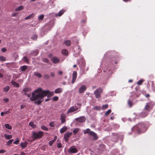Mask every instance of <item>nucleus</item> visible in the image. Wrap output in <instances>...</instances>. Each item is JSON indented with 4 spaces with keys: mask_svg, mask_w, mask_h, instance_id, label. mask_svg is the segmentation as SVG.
Wrapping results in <instances>:
<instances>
[{
    "mask_svg": "<svg viewBox=\"0 0 155 155\" xmlns=\"http://www.w3.org/2000/svg\"><path fill=\"white\" fill-rule=\"evenodd\" d=\"M119 54L114 51H109L104 54L100 67L103 68L115 67L120 60Z\"/></svg>",
    "mask_w": 155,
    "mask_h": 155,
    "instance_id": "1",
    "label": "nucleus"
},
{
    "mask_svg": "<svg viewBox=\"0 0 155 155\" xmlns=\"http://www.w3.org/2000/svg\"><path fill=\"white\" fill-rule=\"evenodd\" d=\"M54 94L53 91L50 92L48 90L43 91L41 88H39L32 93V96L30 98L32 101H35V104H40L43 101V97L48 95L50 97Z\"/></svg>",
    "mask_w": 155,
    "mask_h": 155,
    "instance_id": "2",
    "label": "nucleus"
},
{
    "mask_svg": "<svg viewBox=\"0 0 155 155\" xmlns=\"http://www.w3.org/2000/svg\"><path fill=\"white\" fill-rule=\"evenodd\" d=\"M135 129L139 133H142L145 132L147 129L146 125L143 123H140L136 125L131 129L132 130Z\"/></svg>",
    "mask_w": 155,
    "mask_h": 155,
    "instance_id": "3",
    "label": "nucleus"
},
{
    "mask_svg": "<svg viewBox=\"0 0 155 155\" xmlns=\"http://www.w3.org/2000/svg\"><path fill=\"white\" fill-rule=\"evenodd\" d=\"M44 133L41 131L38 132L33 131L32 132V137L34 140L40 139L43 136Z\"/></svg>",
    "mask_w": 155,
    "mask_h": 155,
    "instance_id": "4",
    "label": "nucleus"
},
{
    "mask_svg": "<svg viewBox=\"0 0 155 155\" xmlns=\"http://www.w3.org/2000/svg\"><path fill=\"white\" fill-rule=\"evenodd\" d=\"M103 92V90L101 88L97 89L94 92V94L97 98H99L101 97V94Z\"/></svg>",
    "mask_w": 155,
    "mask_h": 155,
    "instance_id": "5",
    "label": "nucleus"
},
{
    "mask_svg": "<svg viewBox=\"0 0 155 155\" xmlns=\"http://www.w3.org/2000/svg\"><path fill=\"white\" fill-rule=\"evenodd\" d=\"M113 137L112 138V140L115 142H117L118 141L119 138L121 135L119 133H113Z\"/></svg>",
    "mask_w": 155,
    "mask_h": 155,
    "instance_id": "6",
    "label": "nucleus"
},
{
    "mask_svg": "<svg viewBox=\"0 0 155 155\" xmlns=\"http://www.w3.org/2000/svg\"><path fill=\"white\" fill-rule=\"evenodd\" d=\"M54 25V23L53 21H50L45 25L46 30L48 31L50 30Z\"/></svg>",
    "mask_w": 155,
    "mask_h": 155,
    "instance_id": "7",
    "label": "nucleus"
},
{
    "mask_svg": "<svg viewBox=\"0 0 155 155\" xmlns=\"http://www.w3.org/2000/svg\"><path fill=\"white\" fill-rule=\"evenodd\" d=\"M78 149L75 147L74 146H72L70 147L68 150V152L71 153H74L78 152Z\"/></svg>",
    "mask_w": 155,
    "mask_h": 155,
    "instance_id": "8",
    "label": "nucleus"
},
{
    "mask_svg": "<svg viewBox=\"0 0 155 155\" xmlns=\"http://www.w3.org/2000/svg\"><path fill=\"white\" fill-rule=\"evenodd\" d=\"M89 136L91 138H92V139L94 140H97L98 138V137L97 134L92 131L89 133Z\"/></svg>",
    "mask_w": 155,
    "mask_h": 155,
    "instance_id": "9",
    "label": "nucleus"
},
{
    "mask_svg": "<svg viewBox=\"0 0 155 155\" xmlns=\"http://www.w3.org/2000/svg\"><path fill=\"white\" fill-rule=\"evenodd\" d=\"M78 108H79L78 107L75 106L71 107L68 110L67 113L68 114L70 113H72L75 111L78 110Z\"/></svg>",
    "mask_w": 155,
    "mask_h": 155,
    "instance_id": "10",
    "label": "nucleus"
},
{
    "mask_svg": "<svg viewBox=\"0 0 155 155\" xmlns=\"http://www.w3.org/2000/svg\"><path fill=\"white\" fill-rule=\"evenodd\" d=\"M72 134V132H66L64 134V138L65 139L66 141H67L69 138L71 136Z\"/></svg>",
    "mask_w": 155,
    "mask_h": 155,
    "instance_id": "11",
    "label": "nucleus"
},
{
    "mask_svg": "<svg viewBox=\"0 0 155 155\" xmlns=\"http://www.w3.org/2000/svg\"><path fill=\"white\" fill-rule=\"evenodd\" d=\"M76 120L79 122L83 123L85 121L86 118L84 116H82L76 118Z\"/></svg>",
    "mask_w": 155,
    "mask_h": 155,
    "instance_id": "12",
    "label": "nucleus"
},
{
    "mask_svg": "<svg viewBox=\"0 0 155 155\" xmlns=\"http://www.w3.org/2000/svg\"><path fill=\"white\" fill-rule=\"evenodd\" d=\"M77 77V73L76 71H74L73 73L72 79V83L73 84L76 79Z\"/></svg>",
    "mask_w": 155,
    "mask_h": 155,
    "instance_id": "13",
    "label": "nucleus"
},
{
    "mask_svg": "<svg viewBox=\"0 0 155 155\" xmlns=\"http://www.w3.org/2000/svg\"><path fill=\"white\" fill-rule=\"evenodd\" d=\"M148 112L147 111L143 110V111L140 114V116L142 117H145L148 115Z\"/></svg>",
    "mask_w": 155,
    "mask_h": 155,
    "instance_id": "14",
    "label": "nucleus"
},
{
    "mask_svg": "<svg viewBox=\"0 0 155 155\" xmlns=\"http://www.w3.org/2000/svg\"><path fill=\"white\" fill-rule=\"evenodd\" d=\"M86 87L85 85H82L80 88L79 92L80 93H83L86 90Z\"/></svg>",
    "mask_w": 155,
    "mask_h": 155,
    "instance_id": "15",
    "label": "nucleus"
},
{
    "mask_svg": "<svg viewBox=\"0 0 155 155\" xmlns=\"http://www.w3.org/2000/svg\"><path fill=\"white\" fill-rule=\"evenodd\" d=\"M78 53H75L74 54V55L76 57H77L78 55L80 54V51H81V48L79 45L78 46Z\"/></svg>",
    "mask_w": 155,
    "mask_h": 155,
    "instance_id": "16",
    "label": "nucleus"
},
{
    "mask_svg": "<svg viewBox=\"0 0 155 155\" xmlns=\"http://www.w3.org/2000/svg\"><path fill=\"white\" fill-rule=\"evenodd\" d=\"M51 60L53 62L54 64H56L58 63L59 61V58L56 57H54L51 58Z\"/></svg>",
    "mask_w": 155,
    "mask_h": 155,
    "instance_id": "17",
    "label": "nucleus"
},
{
    "mask_svg": "<svg viewBox=\"0 0 155 155\" xmlns=\"http://www.w3.org/2000/svg\"><path fill=\"white\" fill-rule=\"evenodd\" d=\"M66 115L64 114H61V123L62 124L64 123L65 121V118Z\"/></svg>",
    "mask_w": 155,
    "mask_h": 155,
    "instance_id": "18",
    "label": "nucleus"
},
{
    "mask_svg": "<svg viewBox=\"0 0 155 155\" xmlns=\"http://www.w3.org/2000/svg\"><path fill=\"white\" fill-rule=\"evenodd\" d=\"M28 144V143L27 142L25 141V142L21 143H20V145H21L22 148L24 149L26 147Z\"/></svg>",
    "mask_w": 155,
    "mask_h": 155,
    "instance_id": "19",
    "label": "nucleus"
},
{
    "mask_svg": "<svg viewBox=\"0 0 155 155\" xmlns=\"http://www.w3.org/2000/svg\"><path fill=\"white\" fill-rule=\"evenodd\" d=\"M148 104H147V103L143 109L144 110L147 111L148 112L151 109L150 107L149 106H150V105Z\"/></svg>",
    "mask_w": 155,
    "mask_h": 155,
    "instance_id": "20",
    "label": "nucleus"
},
{
    "mask_svg": "<svg viewBox=\"0 0 155 155\" xmlns=\"http://www.w3.org/2000/svg\"><path fill=\"white\" fill-rule=\"evenodd\" d=\"M63 91V89L61 88H58L54 90V92L56 94L61 93Z\"/></svg>",
    "mask_w": 155,
    "mask_h": 155,
    "instance_id": "21",
    "label": "nucleus"
},
{
    "mask_svg": "<svg viewBox=\"0 0 155 155\" xmlns=\"http://www.w3.org/2000/svg\"><path fill=\"white\" fill-rule=\"evenodd\" d=\"M38 50H35L31 51V54L33 56H36L38 54Z\"/></svg>",
    "mask_w": 155,
    "mask_h": 155,
    "instance_id": "22",
    "label": "nucleus"
},
{
    "mask_svg": "<svg viewBox=\"0 0 155 155\" xmlns=\"http://www.w3.org/2000/svg\"><path fill=\"white\" fill-rule=\"evenodd\" d=\"M11 83L14 86L16 87H18L19 86V84L14 81L13 80H12Z\"/></svg>",
    "mask_w": 155,
    "mask_h": 155,
    "instance_id": "23",
    "label": "nucleus"
},
{
    "mask_svg": "<svg viewBox=\"0 0 155 155\" xmlns=\"http://www.w3.org/2000/svg\"><path fill=\"white\" fill-rule=\"evenodd\" d=\"M67 130V127L65 126L63 127L62 128H61L60 130V133H63L65 132Z\"/></svg>",
    "mask_w": 155,
    "mask_h": 155,
    "instance_id": "24",
    "label": "nucleus"
},
{
    "mask_svg": "<svg viewBox=\"0 0 155 155\" xmlns=\"http://www.w3.org/2000/svg\"><path fill=\"white\" fill-rule=\"evenodd\" d=\"M61 53L64 55H67L68 54V51L65 49H63L61 51Z\"/></svg>",
    "mask_w": 155,
    "mask_h": 155,
    "instance_id": "25",
    "label": "nucleus"
},
{
    "mask_svg": "<svg viewBox=\"0 0 155 155\" xmlns=\"http://www.w3.org/2000/svg\"><path fill=\"white\" fill-rule=\"evenodd\" d=\"M5 138L7 140H8L12 138V135H7L6 134L4 135Z\"/></svg>",
    "mask_w": 155,
    "mask_h": 155,
    "instance_id": "26",
    "label": "nucleus"
},
{
    "mask_svg": "<svg viewBox=\"0 0 155 155\" xmlns=\"http://www.w3.org/2000/svg\"><path fill=\"white\" fill-rule=\"evenodd\" d=\"M64 44L67 46H69L71 44V41L69 40H66L64 41Z\"/></svg>",
    "mask_w": 155,
    "mask_h": 155,
    "instance_id": "27",
    "label": "nucleus"
},
{
    "mask_svg": "<svg viewBox=\"0 0 155 155\" xmlns=\"http://www.w3.org/2000/svg\"><path fill=\"white\" fill-rule=\"evenodd\" d=\"M29 125L33 128H35L36 127V125L33 122L31 121L29 123Z\"/></svg>",
    "mask_w": 155,
    "mask_h": 155,
    "instance_id": "28",
    "label": "nucleus"
},
{
    "mask_svg": "<svg viewBox=\"0 0 155 155\" xmlns=\"http://www.w3.org/2000/svg\"><path fill=\"white\" fill-rule=\"evenodd\" d=\"M64 10H62L61 11H60L58 14H57L56 15V16H61L63 14V13H64Z\"/></svg>",
    "mask_w": 155,
    "mask_h": 155,
    "instance_id": "29",
    "label": "nucleus"
},
{
    "mask_svg": "<svg viewBox=\"0 0 155 155\" xmlns=\"http://www.w3.org/2000/svg\"><path fill=\"white\" fill-rule=\"evenodd\" d=\"M10 88V87L9 86H6L3 88V91L5 92H7L8 91Z\"/></svg>",
    "mask_w": 155,
    "mask_h": 155,
    "instance_id": "30",
    "label": "nucleus"
},
{
    "mask_svg": "<svg viewBox=\"0 0 155 155\" xmlns=\"http://www.w3.org/2000/svg\"><path fill=\"white\" fill-rule=\"evenodd\" d=\"M91 131L90 129L87 128L84 131V134H86L87 133H88V135H89V133Z\"/></svg>",
    "mask_w": 155,
    "mask_h": 155,
    "instance_id": "31",
    "label": "nucleus"
},
{
    "mask_svg": "<svg viewBox=\"0 0 155 155\" xmlns=\"http://www.w3.org/2000/svg\"><path fill=\"white\" fill-rule=\"evenodd\" d=\"M24 8V6L22 5H20L18 7L15 9L16 11H20Z\"/></svg>",
    "mask_w": 155,
    "mask_h": 155,
    "instance_id": "32",
    "label": "nucleus"
},
{
    "mask_svg": "<svg viewBox=\"0 0 155 155\" xmlns=\"http://www.w3.org/2000/svg\"><path fill=\"white\" fill-rule=\"evenodd\" d=\"M31 89L29 87H26L24 88L23 91L25 92H28L31 91Z\"/></svg>",
    "mask_w": 155,
    "mask_h": 155,
    "instance_id": "33",
    "label": "nucleus"
},
{
    "mask_svg": "<svg viewBox=\"0 0 155 155\" xmlns=\"http://www.w3.org/2000/svg\"><path fill=\"white\" fill-rule=\"evenodd\" d=\"M147 104H149L148 105H150V106H149L150 107L151 109H152L154 105V103L153 101L147 103Z\"/></svg>",
    "mask_w": 155,
    "mask_h": 155,
    "instance_id": "34",
    "label": "nucleus"
},
{
    "mask_svg": "<svg viewBox=\"0 0 155 155\" xmlns=\"http://www.w3.org/2000/svg\"><path fill=\"white\" fill-rule=\"evenodd\" d=\"M34 74L35 76H37L39 78H41L42 76V75L38 72H35Z\"/></svg>",
    "mask_w": 155,
    "mask_h": 155,
    "instance_id": "35",
    "label": "nucleus"
},
{
    "mask_svg": "<svg viewBox=\"0 0 155 155\" xmlns=\"http://www.w3.org/2000/svg\"><path fill=\"white\" fill-rule=\"evenodd\" d=\"M78 64L79 67H80V68L85 67V63L84 61H82L81 65H80L79 63Z\"/></svg>",
    "mask_w": 155,
    "mask_h": 155,
    "instance_id": "36",
    "label": "nucleus"
},
{
    "mask_svg": "<svg viewBox=\"0 0 155 155\" xmlns=\"http://www.w3.org/2000/svg\"><path fill=\"white\" fill-rule=\"evenodd\" d=\"M5 127L9 130H11L12 129V126L9 124H6L5 125Z\"/></svg>",
    "mask_w": 155,
    "mask_h": 155,
    "instance_id": "37",
    "label": "nucleus"
},
{
    "mask_svg": "<svg viewBox=\"0 0 155 155\" xmlns=\"http://www.w3.org/2000/svg\"><path fill=\"white\" fill-rule=\"evenodd\" d=\"M151 87L153 91L155 92V86L153 81H151Z\"/></svg>",
    "mask_w": 155,
    "mask_h": 155,
    "instance_id": "38",
    "label": "nucleus"
},
{
    "mask_svg": "<svg viewBox=\"0 0 155 155\" xmlns=\"http://www.w3.org/2000/svg\"><path fill=\"white\" fill-rule=\"evenodd\" d=\"M108 107V105L107 104H106L103 105L101 108V109L102 110H105L107 109Z\"/></svg>",
    "mask_w": 155,
    "mask_h": 155,
    "instance_id": "39",
    "label": "nucleus"
},
{
    "mask_svg": "<svg viewBox=\"0 0 155 155\" xmlns=\"http://www.w3.org/2000/svg\"><path fill=\"white\" fill-rule=\"evenodd\" d=\"M79 130V128H76L74 129L73 131L74 134H76L78 133Z\"/></svg>",
    "mask_w": 155,
    "mask_h": 155,
    "instance_id": "40",
    "label": "nucleus"
},
{
    "mask_svg": "<svg viewBox=\"0 0 155 155\" xmlns=\"http://www.w3.org/2000/svg\"><path fill=\"white\" fill-rule=\"evenodd\" d=\"M41 128L42 129L46 131H48L49 130L47 127L44 125L42 126L41 127Z\"/></svg>",
    "mask_w": 155,
    "mask_h": 155,
    "instance_id": "41",
    "label": "nucleus"
},
{
    "mask_svg": "<svg viewBox=\"0 0 155 155\" xmlns=\"http://www.w3.org/2000/svg\"><path fill=\"white\" fill-rule=\"evenodd\" d=\"M13 141V139H11L9 140L6 143V145H9L11 144L12 143V142Z\"/></svg>",
    "mask_w": 155,
    "mask_h": 155,
    "instance_id": "42",
    "label": "nucleus"
},
{
    "mask_svg": "<svg viewBox=\"0 0 155 155\" xmlns=\"http://www.w3.org/2000/svg\"><path fill=\"white\" fill-rule=\"evenodd\" d=\"M44 15H40L38 18V20L39 21L42 20L44 18Z\"/></svg>",
    "mask_w": 155,
    "mask_h": 155,
    "instance_id": "43",
    "label": "nucleus"
},
{
    "mask_svg": "<svg viewBox=\"0 0 155 155\" xmlns=\"http://www.w3.org/2000/svg\"><path fill=\"white\" fill-rule=\"evenodd\" d=\"M23 60L25 62L28 63V61L27 58L26 56H24L22 58Z\"/></svg>",
    "mask_w": 155,
    "mask_h": 155,
    "instance_id": "44",
    "label": "nucleus"
},
{
    "mask_svg": "<svg viewBox=\"0 0 155 155\" xmlns=\"http://www.w3.org/2000/svg\"><path fill=\"white\" fill-rule=\"evenodd\" d=\"M128 104L130 107H131L133 105L132 102L130 100L128 101Z\"/></svg>",
    "mask_w": 155,
    "mask_h": 155,
    "instance_id": "45",
    "label": "nucleus"
},
{
    "mask_svg": "<svg viewBox=\"0 0 155 155\" xmlns=\"http://www.w3.org/2000/svg\"><path fill=\"white\" fill-rule=\"evenodd\" d=\"M93 108L94 109H95L97 110H100L101 109V107L98 106H96L94 107Z\"/></svg>",
    "mask_w": 155,
    "mask_h": 155,
    "instance_id": "46",
    "label": "nucleus"
},
{
    "mask_svg": "<svg viewBox=\"0 0 155 155\" xmlns=\"http://www.w3.org/2000/svg\"><path fill=\"white\" fill-rule=\"evenodd\" d=\"M111 110L109 109L107 110L105 113V115L107 116L111 112Z\"/></svg>",
    "mask_w": 155,
    "mask_h": 155,
    "instance_id": "47",
    "label": "nucleus"
},
{
    "mask_svg": "<svg viewBox=\"0 0 155 155\" xmlns=\"http://www.w3.org/2000/svg\"><path fill=\"white\" fill-rule=\"evenodd\" d=\"M42 61L44 62L48 63L49 61L48 60L45 58H44L42 59Z\"/></svg>",
    "mask_w": 155,
    "mask_h": 155,
    "instance_id": "48",
    "label": "nucleus"
},
{
    "mask_svg": "<svg viewBox=\"0 0 155 155\" xmlns=\"http://www.w3.org/2000/svg\"><path fill=\"white\" fill-rule=\"evenodd\" d=\"M16 140L15 141L13 142V143L14 144H18L19 142V140L18 138H17L16 139Z\"/></svg>",
    "mask_w": 155,
    "mask_h": 155,
    "instance_id": "49",
    "label": "nucleus"
},
{
    "mask_svg": "<svg viewBox=\"0 0 155 155\" xmlns=\"http://www.w3.org/2000/svg\"><path fill=\"white\" fill-rule=\"evenodd\" d=\"M58 97L57 96H54L52 98V99L53 101H58Z\"/></svg>",
    "mask_w": 155,
    "mask_h": 155,
    "instance_id": "50",
    "label": "nucleus"
},
{
    "mask_svg": "<svg viewBox=\"0 0 155 155\" xmlns=\"http://www.w3.org/2000/svg\"><path fill=\"white\" fill-rule=\"evenodd\" d=\"M6 60V58L5 57L1 56L0 57V60L2 61H5Z\"/></svg>",
    "mask_w": 155,
    "mask_h": 155,
    "instance_id": "51",
    "label": "nucleus"
},
{
    "mask_svg": "<svg viewBox=\"0 0 155 155\" xmlns=\"http://www.w3.org/2000/svg\"><path fill=\"white\" fill-rule=\"evenodd\" d=\"M49 125L51 127H54L55 126L54 122V121H52L50 123Z\"/></svg>",
    "mask_w": 155,
    "mask_h": 155,
    "instance_id": "52",
    "label": "nucleus"
},
{
    "mask_svg": "<svg viewBox=\"0 0 155 155\" xmlns=\"http://www.w3.org/2000/svg\"><path fill=\"white\" fill-rule=\"evenodd\" d=\"M33 17V15L32 14L31 15H30L26 17L25 18V20H27V19H30V18H32Z\"/></svg>",
    "mask_w": 155,
    "mask_h": 155,
    "instance_id": "53",
    "label": "nucleus"
},
{
    "mask_svg": "<svg viewBox=\"0 0 155 155\" xmlns=\"http://www.w3.org/2000/svg\"><path fill=\"white\" fill-rule=\"evenodd\" d=\"M37 38V36L36 35H34L31 38L33 40H36Z\"/></svg>",
    "mask_w": 155,
    "mask_h": 155,
    "instance_id": "54",
    "label": "nucleus"
},
{
    "mask_svg": "<svg viewBox=\"0 0 155 155\" xmlns=\"http://www.w3.org/2000/svg\"><path fill=\"white\" fill-rule=\"evenodd\" d=\"M143 82V81L142 80H140L137 82V84L138 85H141Z\"/></svg>",
    "mask_w": 155,
    "mask_h": 155,
    "instance_id": "55",
    "label": "nucleus"
},
{
    "mask_svg": "<svg viewBox=\"0 0 155 155\" xmlns=\"http://www.w3.org/2000/svg\"><path fill=\"white\" fill-rule=\"evenodd\" d=\"M54 142V140H53L50 141L49 142V145L50 146H51L53 144Z\"/></svg>",
    "mask_w": 155,
    "mask_h": 155,
    "instance_id": "56",
    "label": "nucleus"
},
{
    "mask_svg": "<svg viewBox=\"0 0 155 155\" xmlns=\"http://www.w3.org/2000/svg\"><path fill=\"white\" fill-rule=\"evenodd\" d=\"M44 77L45 79H48L49 78V76L48 74H45L44 75Z\"/></svg>",
    "mask_w": 155,
    "mask_h": 155,
    "instance_id": "57",
    "label": "nucleus"
},
{
    "mask_svg": "<svg viewBox=\"0 0 155 155\" xmlns=\"http://www.w3.org/2000/svg\"><path fill=\"white\" fill-rule=\"evenodd\" d=\"M86 18H85L84 19L81 21V23L82 24H84L86 22Z\"/></svg>",
    "mask_w": 155,
    "mask_h": 155,
    "instance_id": "58",
    "label": "nucleus"
},
{
    "mask_svg": "<svg viewBox=\"0 0 155 155\" xmlns=\"http://www.w3.org/2000/svg\"><path fill=\"white\" fill-rule=\"evenodd\" d=\"M3 100L6 103H7L9 101V99L7 98L4 99Z\"/></svg>",
    "mask_w": 155,
    "mask_h": 155,
    "instance_id": "59",
    "label": "nucleus"
},
{
    "mask_svg": "<svg viewBox=\"0 0 155 155\" xmlns=\"http://www.w3.org/2000/svg\"><path fill=\"white\" fill-rule=\"evenodd\" d=\"M57 147L58 148H60L61 147H62L61 144L60 143H59L57 144Z\"/></svg>",
    "mask_w": 155,
    "mask_h": 155,
    "instance_id": "60",
    "label": "nucleus"
},
{
    "mask_svg": "<svg viewBox=\"0 0 155 155\" xmlns=\"http://www.w3.org/2000/svg\"><path fill=\"white\" fill-rule=\"evenodd\" d=\"M25 95H27V96L28 97H30V98L31 97V93H29V94H27V93L25 92Z\"/></svg>",
    "mask_w": 155,
    "mask_h": 155,
    "instance_id": "61",
    "label": "nucleus"
},
{
    "mask_svg": "<svg viewBox=\"0 0 155 155\" xmlns=\"http://www.w3.org/2000/svg\"><path fill=\"white\" fill-rule=\"evenodd\" d=\"M1 50L2 52H5L6 51V49L5 48H3Z\"/></svg>",
    "mask_w": 155,
    "mask_h": 155,
    "instance_id": "62",
    "label": "nucleus"
},
{
    "mask_svg": "<svg viewBox=\"0 0 155 155\" xmlns=\"http://www.w3.org/2000/svg\"><path fill=\"white\" fill-rule=\"evenodd\" d=\"M5 152V150H0V153H4Z\"/></svg>",
    "mask_w": 155,
    "mask_h": 155,
    "instance_id": "63",
    "label": "nucleus"
},
{
    "mask_svg": "<svg viewBox=\"0 0 155 155\" xmlns=\"http://www.w3.org/2000/svg\"><path fill=\"white\" fill-rule=\"evenodd\" d=\"M50 75L52 77H54V72H51L50 74Z\"/></svg>",
    "mask_w": 155,
    "mask_h": 155,
    "instance_id": "64",
    "label": "nucleus"
}]
</instances>
